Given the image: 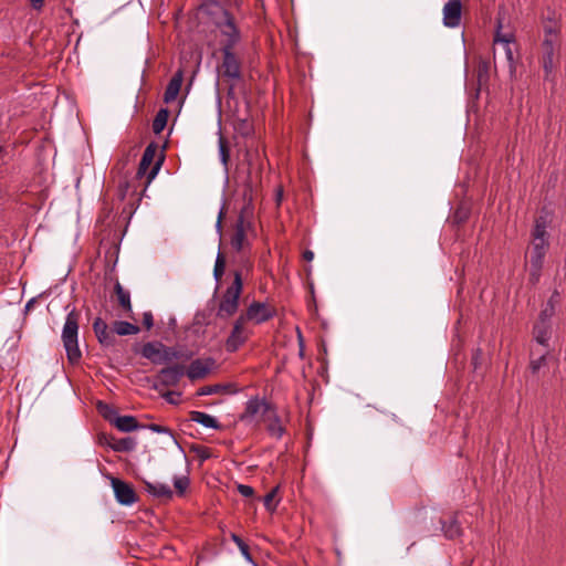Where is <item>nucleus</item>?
Listing matches in <instances>:
<instances>
[{"mask_svg":"<svg viewBox=\"0 0 566 566\" xmlns=\"http://www.w3.org/2000/svg\"><path fill=\"white\" fill-rule=\"evenodd\" d=\"M143 483L146 492L154 497L170 500L174 495L172 490L167 483L151 482L147 480H144Z\"/></svg>","mask_w":566,"mask_h":566,"instance_id":"21","label":"nucleus"},{"mask_svg":"<svg viewBox=\"0 0 566 566\" xmlns=\"http://www.w3.org/2000/svg\"><path fill=\"white\" fill-rule=\"evenodd\" d=\"M543 40L560 42V21L555 12H549L543 20Z\"/></svg>","mask_w":566,"mask_h":566,"instance_id":"17","label":"nucleus"},{"mask_svg":"<svg viewBox=\"0 0 566 566\" xmlns=\"http://www.w3.org/2000/svg\"><path fill=\"white\" fill-rule=\"evenodd\" d=\"M222 53V75L230 80H239L241 77L240 62L233 50L221 49Z\"/></svg>","mask_w":566,"mask_h":566,"instance_id":"14","label":"nucleus"},{"mask_svg":"<svg viewBox=\"0 0 566 566\" xmlns=\"http://www.w3.org/2000/svg\"><path fill=\"white\" fill-rule=\"evenodd\" d=\"M279 491V486L273 488L263 499L264 506L268 511H274L276 504H273V500Z\"/></svg>","mask_w":566,"mask_h":566,"instance_id":"39","label":"nucleus"},{"mask_svg":"<svg viewBox=\"0 0 566 566\" xmlns=\"http://www.w3.org/2000/svg\"><path fill=\"white\" fill-rule=\"evenodd\" d=\"M190 420L195 421L197 423H200L205 428L216 429V430L221 428V424L213 416L202 412V411H191Z\"/></svg>","mask_w":566,"mask_h":566,"instance_id":"25","label":"nucleus"},{"mask_svg":"<svg viewBox=\"0 0 566 566\" xmlns=\"http://www.w3.org/2000/svg\"><path fill=\"white\" fill-rule=\"evenodd\" d=\"M552 337V323H543L536 321L533 327L534 340L543 346L545 349L549 347V340Z\"/></svg>","mask_w":566,"mask_h":566,"instance_id":"20","label":"nucleus"},{"mask_svg":"<svg viewBox=\"0 0 566 566\" xmlns=\"http://www.w3.org/2000/svg\"><path fill=\"white\" fill-rule=\"evenodd\" d=\"M548 227L547 216L541 214L535 219L528 249L530 276L533 283L538 282L541 277L545 255L549 248Z\"/></svg>","mask_w":566,"mask_h":566,"instance_id":"1","label":"nucleus"},{"mask_svg":"<svg viewBox=\"0 0 566 566\" xmlns=\"http://www.w3.org/2000/svg\"><path fill=\"white\" fill-rule=\"evenodd\" d=\"M182 80H184V73L181 70L177 71L172 77L170 78L166 90H165V93H164V102L165 103H171L174 102L179 92H180V88H181V84H182Z\"/></svg>","mask_w":566,"mask_h":566,"instance_id":"22","label":"nucleus"},{"mask_svg":"<svg viewBox=\"0 0 566 566\" xmlns=\"http://www.w3.org/2000/svg\"><path fill=\"white\" fill-rule=\"evenodd\" d=\"M108 446L115 452H130L137 447V440L133 437H124L119 439L112 438Z\"/></svg>","mask_w":566,"mask_h":566,"instance_id":"24","label":"nucleus"},{"mask_svg":"<svg viewBox=\"0 0 566 566\" xmlns=\"http://www.w3.org/2000/svg\"><path fill=\"white\" fill-rule=\"evenodd\" d=\"M93 329L98 342L103 346L109 347L115 344V335L113 333V328L109 329L108 325L101 317L95 318L93 323Z\"/></svg>","mask_w":566,"mask_h":566,"instance_id":"19","label":"nucleus"},{"mask_svg":"<svg viewBox=\"0 0 566 566\" xmlns=\"http://www.w3.org/2000/svg\"><path fill=\"white\" fill-rule=\"evenodd\" d=\"M146 428H148L153 432L165 433V434H169V436L172 437L171 430L169 428H167V427H164V426H160V424H156V423H150Z\"/></svg>","mask_w":566,"mask_h":566,"instance_id":"41","label":"nucleus"},{"mask_svg":"<svg viewBox=\"0 0 566 566\" xmlns=\"http://www.w3.org/2000/svg\"><path fill=\"white\" fill-rule=\"evenodd\" d=\"M242 6V0H205L200 10L217 25V22L226 20L232 13L229 8L239 10Z\"/></svg>","mask_w":566,"mask_h":566,"instance_id":"6","label":"nucleus"},{"mask_svg":"<svg viewBox=\"0 0 566 566\" xmlns=\"http://www.w3.org/2000/svg\"><path fill=\"white\" fill-rule=\"evenodd\" d=\"M78 321L80 314L72 308L65 318L62 329V342L66 352V357L71 364H76L82 357L78 347Z\"/></svg>","mask_w":566,"mask_h":566,"instance_id":"3","label":"nucleus"},{"mask_svg":"<svg viewBox=\"0 0 566 566\" xmlns=\"http://www.w3.org/2000/svg\"><path fill=\"white\" fill-rule=\"evenodd\" d=\"M555 296H557V293H555L551 296V298L547 301L545 307L541 311L538 319H537L538 322L552 323V317L555 314V304H556Z\"/></svg>","mask_w":566,"mask_h":566,"instance_id":"30","label":"nucleus"},{"mask_svg":"<svg viewBox=\"0 0 566 566\" xmlns=\"http://www.w3.org/2000/svg\"><path fill=\"white\" fill-rule=\"evenodd\" d=\"M111 484L119 504L130 506L137 502V495L130 484L117 478H112Z\"/></svg>","mask_w":566,"mask_h":566,"instance_id":"11","label":"nucleus"},{"mask_svg":"<svg viewBox=\"0 0 566 566\" xmlns=\"http://www.w3.org/2000/svg\"><path fill=\"white\" fill-rule=\"evenodd\" d=\"M31 6L35 10H40L43 7L44 0H30Z\"/></svg>","mask_w":566,"mask_h":566,"instance_id":"44","label":"nucleus"},{"mask_svg":"<svg viewBox=\"0 0 566 566\" xmlns=\"http://www.w3.org/2000/svg\"><path fill=\"white\" fill-rule=\"evenodd\" d=\"M231 387H232V385H230V384H216V385L203 386L198 389L197 395L198 396H210V395L229 392Z\"/></svg>","mask_w":566,"mask_h":566,"instance_id":"29","label":"nucleus"},{"mask_svg":"<svg viewBox=\"0 0 566 566\" xmlns=\"http://www.w3.org/2000/svg\"><path fill=\"white\" fill-rule=\"evenodd\" d=\"M241 315L248 322L254 321L256 324H261L272 318L274 311L270 310L264 303L253 302L249 305L247 312Z\"/></svg>","mask_w":566,"mask_h":566,"instance_id":"15","label":"nucleus"},{"mask_svg":"<svg viewBox=\"0 0 566 566\" xmlns=\"http://www.w3.org/2000/svg\"><path fill=\"white\" fill-rule=\"evenodd\" d=\"M115 292H116L117 300H118V303L120 304V306L124 310H126V311H130L132 310V304H130V294H129V292L124 290L123 286L119 283H116Z\"/></svg>","mask_w":566,"mask_h":566,"instance_id":"32","label":"nucleus"},{"mask_svg":"<svg viewBox=\"0 0 566 566\" xmlns=\"http://www.w3.org/2000/svg\"><path fill=\"white\" fill-rule=\"evenodd\" d=\"M242 277L240 272L234 273L232 284L226 290L217 310V316L227 319L234 315L239 307V298L242 293Z\"/></svg>","mask_w":566,"mask_h":566,"instance_id":"5","label":"nucleus"},{"mask_svg":"<svg viewBox=\"0 0 566 566\" xmlns=\"http://www.w3.org/2000/svg\"><path fill=\"white\" fill-rule=\"evenodd\" d=\"M140 354L155 365L168 364L174 359H189L191 353L182 347H168L160 342H148L143 345Z\"/></svg>","mask_w":566,"mask_h":566,"instance_id":"2","label":"nucleus"},{"mask_svg":"<svg viewBox=\"0 0 566 566\" xmlns=\"http://www.w3.org/2000/svg\"><path fill=\"white\" fill-rule=\"evenodd\" d=\"M224 270H226V261L219 252L217 254L214 269H213V276L217 282L220 281V279L224 274Z\"/></svg>","mask_w":566,"mask_h":566,"instance_id":"35","label":"nucleus"},{"mask_svg":"<svg viewBox=\"0 0 566 566\" xmlns=\"http://www.w3.org/2000/svg\"><path fill=\"white\" fill-rule=\"evenodd\" d=\"M139 332V327L126 321H116L113 324V333L119 336L135 335Z\"/></svg>","mask_w":566,"mask_h":566,"instance_id":"27","label":"nucleus"},{"mask_svg":"<svg viewBox=\"0 0 566 566\" xmlns=\"http://www.w3.org/2000/svg\"><path fill=\"white\" fill-rule=\"evenodd\" d=\"M172 482H174L176 492L179 496H182L186 493V491L190 484V480L187 475H180V476L176 475V476H174Z\"/></svg>","mask_w":566,"mask_h":566,"instance_id":"33","label":"nucleus"},{"mask_svg":"<svg viewBox=\"0 0 566 566\" xmlns=\"http://www.w3.org/2000/svg\"><path fill=\"white\" fill-rule=\"evenodd\" d=\"M231 539L237 544V546H238L239 551L241 552L242 556L247 560H252L250 552H249V546L244 543V541L240 536L234 534V533L231 534Z\"/></svg>","mask_w":566,"mask_h":566,"instance_id":"37","label":"nucleus"},{"mask_svg":"<svg viewBox=\"0 0 566 566\" xmlns=\"http://www.w3.org/2000/svg\"><path fill=\"white\" fill-rule=\"evenodd\" d=\"M268 430L272 437L280 439L284 433V428L281 424L280 419L275 416L274 419L269 423Z\"/></svg>","mask_w":566,"mask_h":566,"instance_id":"34","label":"nucleus"},{"mask_svg":"<svg viewBox=\"0 0 566 566\" xmlns=\"http://www.w3.org/2000/svg\"><path fill=\"white\" fill-rule=\"evenodd\" d=\"M269 409L270 405L264 399L259 397L250 398L245 403L244 412L240 416V420L245 423H252Z\"/></svg>","mask_w":566,"mask_h":566,"instance_id":"13","label":"nucleus"},{"mask_svg":"<svg viewBox=\"0 0 566 566\" xmlns=\"http://www.w3.org/2000/svg\"><path fill=\"white\" fill-rule=\"evenodd\" d=\"M252 329L249 322L240 315L233 323V327L226 339V349L229 353L237 352L251 336Z\"/></svg>","mask_w":566,"mask_h":566,"instance_id":"9","label":"nucleus"},{"mask_svg":"<svg viewBox=\"0 0 566 566\" xmlns=\"http://www.w3.org/2000/svg\"><path fill=\"white\" fill-rule=\"evenodd\" d=\"M191 450L196 453L201 462L208 460L211 455L209 448L203 446H192Z\"/></svg>","mask_w":566,"mask_h":566,"instance_id":"40","label":"nucleus"},{"mask_svg":"<svg viewBox=\"0 0 566 566\" xmlns=\"http://www.w3.org/2000/svg\"><path fill=\"white\" fill-rule=\"evenodd\" d=\"M243 198L245 206L241 210L230 238V244L235 251H241L247 238V231L251 228V222L248 220L249 210L252 203V186L248 182L244 187Z\"/></svg>","mask_w":566,"mask_h":566,"instance_id":"4","label":"nucleus"},{"mask_svg":"<svg viewBox=\"0 0 566 566\" xmlns=\"http://www.w3.org/2000/svg\"><path fill=\"white\" fill-rule=\"evenodd\" d=\"M114 424L122 432H130L139 428L137 419L133 416H118Z\"/></svg>","mask_w":566,"mask_h":566,"instance_id":"26","label":"nucleus"},{"mask_svg":"<svg viewBox=\"0 0 566 566\" xmlns=\"http://www.w3.org/2000/svg\"><path fill=\"white\" fill-rule=\"evenodd\" d=\"M500 29H501V25H499V29L495 32L494 45L500 46L503 50V52L505 54V59H506L509 67H510V71L513 72L514 54H513L512 45L514 44V36L511 33L502 34Z\"/></svg>","mask_w":566,"mask_h":566,"instance_id":"16","label":"nucleus"},{"mask_svg":"<svg viewBox=\"0 0 566 566\" xmlns=\"http://www.w3.org/2000/svg\"><path fill=\"white\" fill-rule=\"evenodd\" d=\"M218 29L222 40L221 49L234 50L235 45L241 41V31L235 22L234 15L231 14L226 20L217 22Z\"/></svg>","mask_w":566,"mask_h":566,"instance_id":"10","label":"nucleus"},{"mask_svg":"<svg viewBox=\"0 0 566 566\" xmlns=\"http://www.w3.org/2000/svg\"><path fill=\"white\" fill-rule=\"evenodd\" d=\"M221 218H222V210H220L219 216H218V220H217V223H216V228H217V231L219 233H221Z\"/></svg>","mask_w":566,"mask_h":566,"instance_id":"46","label":"nucleus"},{"mask_svg":"<svg viewBox=\"0 0 566 566\" xmlns=\"http://www.w3.org/2000/svg\"><path fill=\"white\" fill-rule=\"evenodd\" d=\"M157 148L158 147L155 143L148 144L143 153L138 166L137 174L139 176L147 175V179L149 182L158 175L165 159L164 155H160L159 159L154 163L155 156L157 154Z\"/></svg>","mask_w":566,"mask_h":566,"instance_id":"8","label":"nucleus"},{"mask_svg":"<svg viewBox=\"0 0 566 566\" xmlns=\"http://www.w3.org/2000/svg\"><path fill=\"white\" fill-rule=\"evenodd\" d=\"M483 67H484V70H486L488 69V64L483 63Z\"/></svg>","mask_w":566,"mask_h":566,"instance_id":"48","label":"nucleus"},{"mask_svg":"<svg viewBox=\"0 0 566 566\" xmlns=\"http://www.w3.org/2000/svg\"><path fill=\"white\" fill-rule=\"evenodd\" d=\"M168 109L166 108H160L154 120H153V132L155 134H159L164 130V128L166 127L167 125V119H168Z\"/></svg>","mask_w":566,"mask_h":566,"instance_id":"31","label":"nucleus"},{"mask_svg":"<svg viewBox=\"0 0 566 566\" xmlns=\"http://www.w3.org/2000/svg\"><path fill=\"white\" fill-rule=\"evenodd\" d=\"M441 530L446 537L452 539L461 534V527L457 517H452L449 522L441 521Z\"/></svg>","mask_w":566,"mask_h":566,"instance_id":"28","label":"nucleus"},{"mask_svg":"<svg viewBox=\"0 0 566 566\" xmlns=\"http://www.w3.org/2000/svg\"><path fill=\"white\" fill-rule=\"evenodd\" d=\"M219 157H220V161L224 166V170L227 171L230 154H229L227 143L222 137L219 138Z\"/></svg>","mask_w":566,"mask_h":566,"instance_id":"36","label":"nucleus"},{"mask_svg":"<svg viewBox=\"0 0 566 566\" xmlns=\"http://www.w3.org/2000/svg\"><path fill=\"white\" fill-rule=\"evenodd\" d=\"M303 258L310 262L314 259V252L311 250H305L303 253Z\"/></svg>","mask_w":566,"mask_h":566,"instance_id":"45","label":"nucleus"},{"mask_svg":"<svg viewBox=\"0 0 566 566\" xmlns=\"http://www.w3.org/2000/svg\"><path fill=\"white\" fill-rule=\"evenodd\" d=\"M2 150V148L0 147V151Z\"/></svg>","mask_w":566,"mask_h":566,"instance_id":"49","label":"nucleus"},{"mask_svg":"<svg viewBox=\"0 0 566 566\" xmlns=\"http://www.w3.org/2000/svg\"><path fill=\"white\" fill-rule=\"evenodd\" d=\"M548 354V349L541 353L537 358L531 360L530 367L533 374L537 373L543 366L546 365V356Z\"/></svg>","mask_w":566,"mask_h":566,"instance_id":"38","label":"nucleus"},{"mask_svg":"<svg viewBox=\"0 0 566 566\" xmlns=\"http://www.w3.org/2000/svg\"><path fill=\"white\" fill-rule=\"evenodd\" d=\"M213 363L211 358L207 361L195 359L187 369V376L192 380L203 378L210 371Z\"/></svg>","mask_w":566,"mask_h":566,"instance_id":"23","label":"nucleus"},{"mask_svg":"<svg viewBox=\"0 0 566 566\" xmlns=\"http://www.w3.org/2000/svg\"><path fill=\"white\" fill-rule=\"evenodd\" d=\"M560 57V42L543 40L541 45V63L545 81L554 82L555 71Z\"/></svg>","mask_w":566,"mask_h":566,"instance_id":"7","label":"nucleus"},{"mask_svg":"<svg viewBox=\"0 0 566 566\" xmlns=\"http://www.w3.org/2000/svg\"><path fill=\"white\" fill-rule=\"evenodd\" d=\"M168 400H169V402H171V403H176V401L174 400V398H170V399H168Z\"/></svg>","mask_w":566,"mask_h":566,"instance_id":"47","label":"nucleus"},{"mask_svg":"<svg viewBox=\"0 0 566 566\" xmlns=\"http://www.w3.org/2000/svg\"><path fill=\"white\" fill-rule=\"evenodd\" d=\"M143 324L147 329H150L154 326V317L153 313L147 311L143 314Z\"/></svg>","mask_w":566,"mask_h":566,"instance_id":"43","label":"nucleus"},{"mask_svg":"<svg viewBox=\"0 0 566 566\" xmlns=\"http://www.w3.org/2000/svg\"><path fill=\"white\" fill-rule=\"evenodd\" d=\"M238 491L244 497H250L254 493L253 488L250 486V485H247V484H239L238 485Z\"/></svg>","mask_w":566,"mask_h":566,"instance_id":"42","label":"nucleus"},{"mask_svg":"<svg viewBox=\"0 0 566 566\" xmlns=\"http://www.w3.org/2000/svg\"><path fill=\"white\" fill-rule=\"evenodd\" d=\"M184 375L185 367L181 365H174L163 368L157 377L161 385L170 387L176 386Z\"/></svg>","mask_w":566,"mask_h":566,"instance_id":"18","label":"nucleus"},{"mask_svg":"<svg viewBox=\"0 0 566 566\" xmlns=\"http://www.w3.org/2000/svg\"><path fill=\"white\" fill-rule=\"evenodd\" d=\"M443 25L450 29H455L461 23L462 15V0H448L442 9Z\"/></svg>","mask_w":566,"mask_h":566,"instance_id":"12","label":"nucleus"}]
</instances>
